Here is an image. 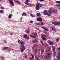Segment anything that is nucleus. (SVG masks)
I'll return each mask as SVG.
<instances>
[{"instance_id":"a211bd4d","label":"nucleus","mask_w":60,"mask_h":60,"mask_svg":"<svg viewBox=\"0 0 60 60\" xmlns=\"http://www.w3.org/2000/svg\"><path fill=\"white\" fill-rule=\"evenodd\" d=\"M36 15L38 17H40L41 15L40 13H38L36 14Z\"/></svg>"},{"instance_id":"f257e3e1","label":"nucleus","mask_w":60,"mask_h":60,"mask_svg":"<svg viewBox=\"0 0 60 60\" xmlns=\"http://www.w3.org/2000/svg\"><path fill=\"white\" fill-rule=\"evenodd\" d=\"M51 56V53L50 52H48L45 55H44V56L45 58L48 59L49 58H50V56Z\"/></svg>"},{"instance_id":"6ab92c4d","label":"nucleus","mask_w":60,"mask_h":60,"mask_svg":"<svg viewBox=\"0 0 60 60\" xmlns=\"http://www.w3.org/2000/svg\"><path fill=\"white\" fill-rule=\"evenodd\" d=\"M52 49L54 52H55V47H52Z\"/></svg>"},{"instance_id":"1a4fd4ad","label":"nucleus","mask_w":60,"mask_h":60,"mask_svg":"<svg viewBox=\"0 0 60 60\" xmlns=\"http://www.w3.org/2000/svg\"><path fill=\"white\" fill-rule=\"evenodd\" d=\"M44 15H48L49 12H48V11L46 10H44Z\"/></svg>"},{"instance_id":"a878e982","label":"nucleus","mask_w":60,"mask_h":60,"mask_svg":"<svg viewBox=\"0 0 60 60\" xmlns=\"http://www.w3.org/2000/svg\"><path fill=\"white\" fill-rule=\"evenodd\" d=\"M30 15L32 17H35V16L34 15H32V14H30Z\"/></svg>"},{"instance_id":"2eb2a0df","label":"nucleus","mask_w":60,"mask_h":60,"mask_svg":"<svg viewBox=\"0 0 60 60\" xmlns=\"http://www.w3.org/2000/svg\"><path fill=\"white\" fill-rule=\"evenodd\" d=\"M23 38L25 39H26L27 37V35L26 34H25L23 36Z\"/></svg>"},{"instance_id":"bf43d9fd","label":"nucleus","mask_w":60,"mask_h":60,"mask_svg":"<svg viewBox=\"0 0 60 60\" xmlns=\"http://www.w3.org/2000/svg\"><path fill=\"white\" fill-rule=\"evenodd\" d=\"M37 25H39V26H41V24L40 23H38L37 24Z\"/></svg>"},{"instance_id":"864d4df0","label":"nucleus","mask_w":60,"mask_h":60,"mask_svg":"<svg viewBox=\"0 0 60 60\" xmlns=\"http://www.w3.org/2000/svg\"><path fill=\"white\" fill-rule=\"evenodd\" d=\"M46 45L47 47H49V45L48 44H46Z\"/></svg>"},{"instance_id":"412c9836","label":"nucleus","mask_w":60,"mask_h":60,"mask_svg":"<svg viewBox=\"0 0 60 60\" xmlns=\"http://www.w3.org/2000/svg\"><path fill=\"white\" fill-rule=\"evenodd\" d=\"M40 24L41 26H43L45 24V23L44 22H41Z\"/></svg>"},{"instance_id":"f03ea898","label":"nucleus","mask_w":60,"mask_h":60,"mask_svg":"<svg viewBox=\"0 0 60 60\" xmlns=\"http://www.w3.org/2000/svg\"><path fill=\"white\" fill-rule=\"evenodd\" d=\"M36 6L35 7V8L36 10H39L40 7H41L42 6L41 4L40 3H37L36 4Z\"/></svg>"},{"instance_id":"4c0bfd02","label":"nucleus","mask_w":60,"mask_h":60,"mask_svg":"<svg viewBox=\"0 0 60 60\" xmlns=\"http://www.w3.org/2000/svg\"><path fill=\"white\" fill-rule=\"evenodd\" d=\"M24 3L25 4H26V5H29V3H26L25 2H24Z\"/></svg>"},{"instance_id":"603ef678","label":"nucleus","mask_w":60,"mask_h":60,"mask_svg":"<svg viewBox=\"0 0 60 60\" xmlns=\"http://www.w3.org/2000/svg\"><path fill=\"white\" fill-rule=\"evenodd\" d=\"M35 46L36 48H38V45H36Z\"/></svg>"},{"instance_id":"423d86ee","label":"nucleus","mask_w":60,"mask_h":60,"mask_svg":"<svg viewBox=\"0 0 60 60\" xmlns=\"http://www.w3.org/2000/svg\"><path fill=\"white\" fill-rule=\"evenodd\" d=\"M23 48H20V49L21 50V52H24L25 49H26V47L25 46H23V47H22Z\"/></svg>"},{"instance_id":"7ed1b4c3","label":"nucleus","mask_w":60,"mask_h":60,"mask_svg":"<svg viewBox=\"0 0 60 60\" xmlns=\"http://www.w3.org/2000/svg\"><path fill=\"white\" fill-rule=\"evenodd\" d=\"M52 24L53 25H57V26H60V23L58 22H52Z\"/></svg>"},{"instance_id":"58836bf2","label":"nucleus","mask_w":60,"mask_h":60,"mask_svg":"<svg viewBox=\"0 0 60 60\" xmlns=\"http://www.w3.org/2000/svg\"><path fill=\"white\" fill-rule=\"evenodd\" d=\"M41 36H43L44 37H47V36L45 35H41Z\"/></svg>"},{"instance_id":"4d7b16f0","label":"nucleus","mask_w":60,"mask_h":60,"mask_svg":"<svg viewBox=\"0 0 60 60\" xmlns=\"http://www.w3.org/2000/svg\"><path fill=\"white\" fill-rule=\"evenodd\" d=\"M60 56H58V58L59 59H60Z\"/></svg>"},{"instance_id":"b1692460","label":"nucleus","mask_w":60,"mask_h":60,"mask_svg":"<svg viewBox=\"0 0 60 60\" xmlns=\"http://www.w3.org/2000/svg\"><path fill=\"white\" fill-rule=\"evenodd\" d=\"M53 11L55 12H56L57 11V10L56 9H54L53 10Z\"/></svg>"},{"instance_id":"aec40b11","label":"nucleus","mask_w":60,"mask_h":60,"mask_svg":"<svg viewBox=\"0 0 60 60\" xmlns=\"http://www.w3.org/2000/svg\"><path fill=\"white\" fill-rule=\"evenodd\" d=\"M7 49H8V47H4L3 49L4 50H6Z\"/></svg>"},{"instance_id":"f704fd0d","label":"nucleus","mask_w":60,"mask_h":60,"mask_svg":"<svg viewBox=\"0 0 60 60\" xmlns=\"http://www.w3.org/2000/svg\"><path fill=\"white\" fill-rule=\"evenodd\" d=\"M44 30H46V31H48V29L47 28H45Z\"/></svg>"},{"instance_id":"c756f323","label":"nucleus","mask_w":60,"mask_h":60,"mask_svg":"<svg viewBox=\"0 0 60 60\" xmlns=\"http://www.w3.org/2000/svg\"><path fill=\"white\" fill-rule=\"evenodd\" d=\"M30 37L31 38L33 37L34 38H35L34 37V36H33V35H30Z\"/></svg>"},{"instance_id":"a19ab883","label":"nucleus","mask_w":60,"mask_h":60,"mask_svg":"<svg viewBox=\"0 0 60 60\" xmlns=\"http://www.w3.org/2000/svg\"><path fill=\"white\" fill-rule=\"evenodd\" d=\"M35 58L36 59V60H39V59H38V58L37 57V56H35Z\"/></svg>"},{"instance_id":"2f4dec72","label":"nucleus","mask_w":60,"mask_h":60,"mask_svg":"<svg viewBox=\"0 0 60 60\" xmlns=\"http://www.w3.org/2000/svg\"><path fill=\"white\" fill-rule=\"evenodd\" d=\"M55 3H57L60 4V1H56L55 2Z\"/></svg>"},{"instance_id":"4468645a","label":"nucleus","mask_w":60,"mask_h":60,"mask_svg":"<svg viewBox=\"0 0 60 60\" xmlns=\"http://www.w3.org/2000/svg\"><path fill=\"white\" fill-rule=\"evenodd\" d=\"M56 52H54L52 56L53 57H55V56H56Z\"/></svg>"},{"instance_id":"e2e57ef3","label":"nucleus","mask_w":60,"mask_h":60,"mask_svg":"<svg viewBox=\"0 0 60 60\" xmlns=\"http://www.w3.org/2000/svg\"><path fill=\"white\" fill-rule=\"evenodd\" d=\"M41 51L42 52H44V50H42Z\"/></svg>"},{"instance_id":"13d9d810","label":"nucleus","mask_w":60,"mask_h":60,"mask_svg":"<svg viewBox=\"0 0 60 60\" xmlns=\"http://www.w3.org/2000/svg\"><path fill=\"white\" fill-rule=\"evenodd\" d=\"M41 44L43 46H44V44L43 42L41 43Z\"/></svg>"},{"instance_id":"c85d7f7f","label":"nucleus","mask_w":60,"mask_h":60,"mask_svg":"<svg viewBox=\"0 0 60 60\" xmlns=\"http://www.w3.org/2000/svg\"><path fill=\"white\" fill-rule=\"evenodd\" d=\"M59 38H57L56 39V42H59V41H59Z\"/></svg>"},{"instance_id":"e433bc0d","label":"nucleus","mask_w":60,"mask_h":60,"mask_svg":"<svg viewBox=\"0 0 60 60\" xmlns=\"http://www.w3.org/2000/svg\"><path fill=\"white\" fill-rule=\"evenodd\" d=\"M35 51V53H37V49H35V51Z\"/></svg>"},{"instance_id":"f3484780","label":"nucleus","mask_w":60,"mask_h":60,"mask_svg":"<svg viewBox=\"0 0 60 60\" xmlns=\"http://www.w3.org/2000/svg\"><path fill=\"white\" fill-rule=\"evenodd\" d=\"M16 0H15V2H16L17 4H20V2L17 0L16 1Z\"/></svg>"},{"instance_id":"79ce46f5","label":"nucleus","mask_w":60,"mask_h":60,"mask_svg":"<svg viewBox=\"0 0 60 60\" xmlns=\"http://www.w3.org/2000/svg\"><path fill=\"white\" fill-rule=\"evenodd\" d=\"M49 13H51L52 12V11L50 10L48 11Z\"/></svg>"},{"instance_id":"774afa93","label":"nucleus","mask_w":60,"mask_h":60,"mask_svg":"<svg viewBox=\"0 0 60 60\" xmlns=\"http://www.w3.org/2000/svg\"><path fill=\"white\" fill-rule=\"evenodd\" d=\"M41 55V54H40V55H39L38 56H39V57H40V56Z\"/></svg>"},{"instance_id":"338daca9","label":"nucleus","mask_w":60,"mask_h":60,"mask_svg":"<svg viewBox=\"0 0 60 60\" xmlns=\"http://www.w3.org/2000/svg\"><path fill=\"white\" fill-rule=\"evenodd\" d=\"M53 60H58V59H54Z\"/></svg>"},{"instance_id":"7c9ffc66","label":"nucleus","mask_w":60,"mask_h":60,"mask_svg":"<svg viewBox=\"0 0 60 60\" xmlns=\"http://www.w3.org/2000/svg\"><path fill=\"white\" fill-rule=\"evenodd\" d=\"M39 57L41 58H43V56L41 54L40 56H39Z\"/></svg>"},{"instance_id":"de8ad7c7","label":"nucleus","mask_w":60,"mask_h":60,"mask_svg":"<svg viewBox=\"0 0 60 60\" xmlns=\"http://www.w3.org/2000/svg\"><path fill=\"white\" fill-rule=\"evenodd\" d=\"M1 9H2V10H4V8L3 7H1Z\"/></svg>"},{"instance_id":"393cba45","label":"nucleus","mask_w":60,"mask_h":60,"mask_svg":"<svg viewBox=\"0 0 60 60\" xmlns=\"http://www.w3.org/2000/svg\"><path fill=\"white\" fill-rule=\"evenodd\" d=\"M45 52H49L50 51L48 49H46L45 50Z\"/></svg>"},{"instance_id":"6e6d98bb","label":"nucleus","mask_w":60,"mask_h":60,"mask_svg":"<svg viewBox=\"0 0 60 60\" xmlns=\"http://www.w3.org/2000/svg\"><path fill=\"white\" fill-rule=\"evenodd\" d=\"M25 58H26L27 57V56L26 55H25Z\"/></svg>"},{"instance_id":"72a5a7b5","label":"nucleus","mask_w":60,"mask_h":60,"mask_svg":"<svg viewBox=\"0 0 60 60\" xmlns=\"http://www.w3.org/2000/svg\"><path fill=\"white\" fill-rule=\"evenodd\" d=\"M31 56L32 57V59H33L34 60V56L33 54H31Z\"/></svg>"},{"instance_id":"69168bd1","label":"nucleus","mask_w":60,"mask_h":60,"mask_svg":"<svg viewBox=\"0 0 60 60\" xmlns=\"http://www.w3.org/2000/svg\"><path fill=\"white\" fill-rule=\"evenodd\" d=\"M40 54V53H38V56H39V55H40V54Z\"/></svg>"},{"instance_id":"4be33fe9","label":"nucleus","mask_w":60,"mask_h":60,"mask_svg":"<svg viewBox=\"0 0 60 60\" xmlns=\"http://www.w3.org/2000/svg\"><path fill=\"white\" fill-rule=\"evenodd\" d=\"M12 15V14H10L9 15V19H11V15Z\"/></svg>"},{"instance_id":"0eeeda50","label":"nucleus","mask_w":60,"mask_h":60,"mask_svg":"<svg viewBox=\"0 0 60 60\" xmlns=\"http://www.w3.org/2000/svg\"><path fill=\"white\" fill-rule=\"evenodd\" d=\"M36 19L38 21H40L41 22L42 20V18L41 17H39V18H37Z\"/></svg>"},{"instance_id":"bb28decb","label":"nucleus","mask_w":60,"mask_h":60,"mask_svg":"<svg viewBox=\"0 0 60 60\" xmlns=\"http://www.w3.org/2000/svg\"><path fill=\"white\" fill-rule=\"evenodd\" d=\"M18 42L19 43V44H21V42L19 40L18 41Z\"/></svg>"},{"instance_id":"49530a36","label":"nucleus","mask_w":60,"mask_h":60,"mask_svg":"<svg viewBox=\"0 0 60 60\" xmlns=\"http://www.w3.org/2000/svg\"><path fill=\"white\" fill-rule=\"evenodd\" d=\"M57 49L59 51H60V47H59L57 48Z\"/></svg>"},{"instance_id":"dca6fc26","label":"nucleus","mask_w":60,"mask_h":60,"mask_svg":"<svg viewBox=\"0 0 60 60\" xmlns=\"http://www.w3.org/2000/svg\"><path fill=\"white\" fill-rule=\"evenodd\" d=\"M22 16H25L26 15V14L25 12H24L22 13Z\"/></svg>"},{"instance_id":"ddd939ff","label":"nucleus","mask_w":60,"mask_h":60,"mask_svg":"<svg viewBox=\"0 0 60 60\" xmlns=\"http://www.w3.org/2000/svg\"><path fill=\"white\" fill-rule=\"evenodd\" d=\"M25 32L27 34H29V32H30V30H29L28 29H27L25 31Z\"/></svg>"},{"instance_id":"f8f14e48","label":"nucleus","mask_w":60,"mask_h":60,"mask_svg":"<svg viewBox=\"0 0 60 60\" xmlns=\"http://www.w3.org/2000/svg\"><path fill=\"white\" fill-rule=\"evenodd\" d=\"M50 28L52 30H54V31L56 32V30L55 29V27H54L53 28L52 27H50Z\"/></svg>"},{"instance_id":"cd10ccee","label":"nucleus","mask_w":60,"mask_h":60,"mask_svg":"<svg viewBox=\"0 0 60 60\" xmlns=\"http://www.w3.org/2000/svg\"><path fill=\"white\" fill-rule=\"evenodd\" d=\"M42 37V40H46V38H45L43 37Z\"/></svg>"},{"instance_id":"5701e85b","label":"nucleus","mask_w":60,"mask_h":60,"mask_svg":"<svg viewBox=\"0 0 60 60\" xmlns=\"http://www.w3.org/2000/svg\"><path fill=\"white\" fill-rule=\"evenodd\" d=\"M4 13V11L2 10H0V13Z\"/></svg>"},{"instance_id":"09e8293b","label":"nucleus","mask_w":60,"mask_h":60,"mask_svg":"<svg viewBox=\"0 0 60 60\" xmlns=\"http://www.w3.org/2000/svg\"><path fill=\"white\" fill-rule=\"evenodd\" d=\"M33 22H34V21H30V23H33Z\"/></svg>"},{"instance_id":"473e14b6","label":"nucleus","mask_w":60,"mask_h":60,"mask_svg":"<svg viewBox=\"0 0 60 60\" xmlns=\"http://www.w3.org/2000/svg\"><path fill=\"white\" fill-rule=\"evenodd\" d=\"M29 58H30V59L31 60H34V59H33L30 56H29Z\"/></svg>"},{"instance_id":"20e7f679","label":"nucleus","mask_w":60,"mask_h":60,"mask_svg":"<svg viewBox=\"0 0 60 60\" xmlns=\"http://www.w3.org/2000/svg\"><path fill=\"white\" fill-rule=\"evenodd\" d=\"M47 42L49 45H54L53 42L52 41H50V40H49Z\"/></svg>"},{"instance_id":"c03bdc74","label":"nucleus","mask_w":60,"mask_h":60,"mask_svg":"<svg viewBox=\"0 0 60 60\" xmlns=\"http://www.w3.org/2000/svg\"><path fill=\"white\" fill-rule=\"evenodd\" d=\"M48 49H49V50L50 51V47L49 46Z\"/></svg>"},{"instance_id":"0e129e2a","label":"nucleus","mask_w":60,"mask_h":60,"mask_svg":"<svg viewBox=\"0 0 60 60\" xmlns=\"http://www.w3.org/2000/svg\"><path fill=\"white\" fill-rule=\"evenodd\" d=\"M40 1H44V0H40Z\"/></svg>"},{"instance_id":"3c124183","label":"nucleus","mask_w":60,"mask_h":60,"mask_svg":"<svg viewBox=\"0 0 60 60\" xmlns=\"http://www.w3.org/2000/svg\"><path fill=\"white\" fill-rule=\"evenodd\" d=\"M13 34V33H11V34H10V35L11 36Z\"/></svg>"},{"instance_id":"39448f33","label":"nucleus","mask_w":60,"mask_h":60,"mask_svg":"<svg viewBox=\"0 0 60 60\" xmlns=\"http://www.w3.org/2000/svg\"><path fill=\"white\" fill-rule=\"evenodd\" d=\"M9 2L11 4L12 6H14V3H13V1L12 0H9Z\"/></svg>"},{"instance_id":"37998d69","label":"nucleus","mask_w":60,"mask_h":60,"mask_svg":"<svg viewBox=\"0 0 60 60\" xmlns=\"http://www.w3.org/2000/svg\"><path fill=\"white\" fill-rule=\"evenodd\" d=\"M35 29H37V30H39L40 29L39 28H36V27H35Z\"/></svg>"},{"instance_id":"052dcab7","label":"nucleus","mask_w":60,"mask_h":60,"mask_svg":"<svg viewBox=\"0 0 60 60\" xmlns=\"http://www.w3.org/2000/svg\"><path fill=\"white\" fill-rule=\"evenodd\" d=\"M40 42H41V43H43V41L42 40H41L40 41Z\"/></svg>"},{"instance_id":"6e6552de","label":"nucleus","mask_w":60,"mask_h":60,"mask_svg":"<svg viewBox=\"0 0 60 60\" xmlns=\"http://www.w3.org/2000/svg\"><path fill=\"white\" fill-rule=\"evenodd\" d=\"M32 42L34 43H35L37 42H39V41L38 40V39H36L35 40H33Z\"/></svg>"},{"instance_id":"9d476101","label":"nucleus","mask_w":60,"mask_h":60,"mask_svg":"<svg viewBox=\"0 0 60 60\" xmlns=\"http://www.w3.org/2000/svg\"><path fill=\"white\" fill-rule=\"evenodd\" d=\"M21 44L20 45V46L21 47H25V46L24 45V42H23V41H22L21 42Z\"/></svg>"},{"instance_id":"9b49d317","label":"nucleus","mask_w":60,"mask_h":60,"mask_svg":"<svg viewBox=\"0 0 60 60\" xmlns=\"http://www.w3.org/2000/svg\"><path fill=\"white\" fill-rule=\"evenodd\" d=\"M32 34H34L35 38L37 37V33H32Z\"/></svg>"},{"instance_id":"a18cd8bd","label":"nucleus","mask_w":60,"mask_h":60,"mask_svg":"<svg viewBox=\"0 0 60 60\" xmlns=\"http://www.w3.org/2000/svg\"><path fill=\"white\" fill-rule=\"evenodd\" d=\"M51 16V14L49 13L48 14V16Z\"/></svg>"},{"instance_id":"ea45409f","label":"nucleus","mask_w":60,"mask_h":60,"mask_svg":"<svg viewBox=\"0 0 60 60\" xmlns=\"http://www.w3.org/2000/svg\"><path fill=\"white\" fill-rule=\"evenodd\" d=\"M58 56H60V52L59 51L58 52Z\"/></svg>"},{"instance_id":"8fccbe9b","label":"nucleus","mask_w":60,"mask_h":60,"mask_svg":"<svg viewBox=\"0 0 60 60\" xmlns=\"http://www.w3.org/2000/svg\"><path fill=\"white\" fill-rule=\"evenodd\" d=\"M41 28H42V29H45V27H43V26H42L41 27Z\"/></svg>"},{"instance_id":"5fc2aeb1","label":"nucleus","mask_w":60,"mask_h":60,"mask_svg":"<svg viewBox=\"0 0 60 60\" xmlns=\"http://www.w3.org/2000/svg\"><path fill=\"white\" fill-rule=\"evenodd\" d=\"M26 2H29V0H26Z\"/></svg>"},{"instance_id":"c9c22d12","label":"nucleus","mask_w":60,"mask_h":60,"mask_svg":"<svg viewBox=\"0 0 60 60\" xmlns=\"http://www.w3.org/2000/svg\"><path fill=\"white\" fill-rule=\"evenodd\" d=\"M32 6H33V5L32 4H30L29 5V6L30 7H32Z\"/></svg>"},{"instance_id":"680f3d73","label":"nucleus","mask_w":60,"mask_h":60,"mask_svg":"<svg viewBox=\"0 0 60 60\" xmlns=\"http://www.w3.org/2000/svg\"><path fill=\"white\" fill-rule=\"evenodd\" d=\"M29 38L28 37L27 38V40H29Z\"/></svg>"}]
</instances>
